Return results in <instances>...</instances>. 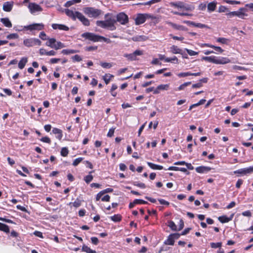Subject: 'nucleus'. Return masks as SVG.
<instances>
[{
  "label": "nucleus",
  "mask_w": 253,
  "mask_h": 253,
  "mask_svg": "<svg viewBox=\"0 0 253 253\" xmlns=\"http://www.w3.org/2000/svg\"><path fill=\"white\" fill-rule=\"evenodd\" d=\"M83 11L89 17L96 18L102 14L100 9L91 7L84 8Z\"/></svg>",
  "instance_id": "7ed1b4c3"
},
{
  "label": "nucleus",
  "mask_w": 253,
  "mask_h": 253,
  "mask_svg": "<svg viewBox=\"0 0 253 253\" xmlns=\"http://www.w3.org/2000/svg\"><path fill=\"white\" fill-rule=\"evenodd\" d=\"M234 215V213H232L229 217H227L225 215H223L218 217V219L221 223H226L231 221L233 219Z\"/></svg>",
  "instance_id": "2eb2a0df"
},
{
  "label": "nucleus",
  "mask_w": 253,
  "mask_h": 253,
  "mask_svg": "<svg viewBox=\"0 0 253 253\" xmlns=\"http://www.w3.org/2000/svg\"><path fill=\"white\" fill-rule=\"evenodd\" d=\"M81 36L86 39L93 42H100L101 40L107 43H110L111 40L109 39L106 38L103 36L96 35L92 33L86 32L82 34Z\"/></svg>",
  "instance_id": "f03ea898"
},
{
  "label": "nucleus",
  "mask_w": 253,
  "mask_h": 253,
  "mask_svg": "<svg viewBox=\"0 0 253 253\" xmlns=\"http://www.w3.org/2000/svg\"><path fill=\"white\" fill-rule=\"evenodd\" d=\"M222 246V243L221 242L218 243H211V246L212 248H220Z\"/></svg>",
  "instance_id": "49530a36"
},
{
  "label": "nucleus",
  "mask_w": 253,
  "mask_h": 253,
  "mask_svg": "<svg viewBox=\"0 0 253 253\" xmlns=\"http://www.w3.org/2000/svg\"><path fill=\"white\" fill-rule=\"evenodd\" d=\"M211 169V168L205 166H200L196 168V171L198 173L207 172L210 171Z\"/></svg>",
  "instance_id": "aec40b11"
},
{
  "label": "nucleus",
  "mask_w": 253,
  "mask_h": 253,
  "mask_svg": "<svg viewBox=\"0 0 253 253\" xmlns=\"http://www.w3.org/2000/svg\"><path fill=\"white\" fill-rule=\"evenodd\" d=\"M216 41L223 44H227L229 40L224 38H218L217 39Z\"/></svg>",
  "instance_id": "ea45409f"
},
{
  "label": "nucleus",
  "mask_w": 253,
  "mask_h": 253,
  "mask_svg": "<svg viewBox=\"0 0 253 253\" xmlns=\"http://www.w3.org/2000/svg\"><path fill=\"white\" fill-rule=\"evenodd\" d=\"M116 21L115 19L110 18L104 21H97L96 25L102 28L107 29L110 31H114L116 29L115 25Z\"/></svg>",
  "instance_id": "f257e3e1"
},
{
  "label": "nucleus",
  "mask_w": 253,
  "mask_h": 253,
  "mask_svg": "<svg viewBox=\"0 0 253 253\" xmlns=\"http://www.w3.org/2000/svg\"><path fill=\"white\" fill-rule=\"evenodd\" d=\"M14 2L12 1L5 2L2 6V9L4 11L10 12L13 6Z\"/></svg>",
  "instance_id": "4468645a"
},
{
  "label": "nucleus",
  "mask_w": 253,
  "mask_h": 253,
  "mask_svg": "<svg viewBox=\"0 0 253 253\" xmlns=\"http://www.w3.org/2000/svg\"><path fill=\"white\" fill-rule=\"evenodd\" d=\"M191 73L190 72H184V73H180L177 74V76L180 77H185L186 76H190Z\"/></svg>",
  "instance_id": "5fc2aeb1"
},
{
  "label": "nucleus",
  "mask_w": 253,
  "mask_h": 253,
  "mask_svg": "<svg viewBox=\"0 0 253 253\" xmlns=\"http://www.w3.org/2000/svg\"><path fill=\"white\" fill-rule=\"evenodd\" d=\"M134 203L136 204H146L148 203L147 202L141 199H135Z\"/></svg>",
  "instance_id": "6e6d98bb"
},
{
  "label": "nucleus",
  "mask_w": 253,
  "mask_h": 253,
  "mask_svg": "<svg viewBox=\"0 0 253 253\" xmlns=\"http://www.w3.org/2000/svg\"><path fill=\"white\" fill-rule=\"evenodd\" d=\"M76 19H78L85 26H88L90 25L89 20L80 12H77L76 13Z\"/></svg>",
  "instance_id": "f8f14e48"
},
{
  "label": "nucleus",
  "mask_w": 253,
  "mask_h": 253,
  "mask_svg": "<svg viewBox=\"0 0 253 253\" xmlns=\"http://www.w3.org/2000/svg\"><path fill=\"white\" fill-rule=\"evenodd\" d=\"M23 43L27 47H31L35 45H41L42 42L38 39L31 38L24 40Z\"/></svg>",
  "instance_id": "6e6552de"
},
{
  "label": "nucleus",
  "mask_w": 253,
  "mask_h": 253,
  "mask_svg": "<svg viewBox=\"0 0 253 253\" xmlns=\"http://www.w3.org/2000/svg\"><path fill=\"white\" fill-rule=\"evenodd\" d=\"M69 204H73L74 207L78 208L81 205V201L79 199H77L74 203H70Z\"/></svg>",
  "instance_id": "c03bdc74"
},
{
  "label": "nucleus",
  "mask_w": 253,
  "mask_h": 253,
  "mask_svg": "<svg viewBox=\"0 0 253 253\" xmlns=\"http://www.w3.org/2000/svg\"><path fill=\"white\" fill-rule=\"evenodd\" d=\"M183 22L188 25H193L195 27H198L199 28H209V27L207 25H206L205 24H202V23H196L194 22L190 21H184Z\"/></svg>",
  "instance_id": "f3484780"
},
{
  "label": "nucleus",
  "mask_w": 253,
  "mask_h": 253,
  "mask_svg": "<svg viewBox=\"0 0 253 253\" xmlns=\"http://www.w3.org/2000/svg\"><path fill=\"white\" fill-rule=\"evenodd\" d=\"M216 2L212 1L210 2L208 5V9L209 11H213L215 10L216 7Z\"/></svg>",
  "instance_id": "c756f323"
},
{
  "label": "nucleus",
  "mask_w": 253,
  "mask_h": 253,
  "mask_svg": "<svg viewBox=\"0 0 253 253\" xmlns=\"http://www.w3.org/2000/svg\"><path fill=\"white\" fill-rule=\"evenodd\" d=\"M28 7L31 13L32 14L42 11V7L36 3L30 2L29 3Z\"/></svg>",
  "instance_id": "9d476101"
},
{
  "label": "nucleus",
  "mask_w": 253,
  "mask_h": 253,
  "mask_svg": "<svg viewBox=\"0 0 253 253\" xmlns=\"http://www.w3.org/2000/svg\"><path fill=\"white\" fill-rule=\"evenodd\" d=\"M91 241L92 244L97 245L98 243V239L97 238L93 237L91 238Z\"/></svg>",
  "instance_id": "69168bd1"
},
{
  "label": "nucleus",
  "mask_w": 253,
  "mask_h": 253,
  "mask_svg": "<svg viewBox=\"0 0 253 253\" xmlns=\"http://www.w3.org/2000/svg\"><path fill=\"white\" fill-rule=\"evenodd\" d=\"M145 39H146L145 37L144 36H142L135 37L132 38V40L133 41H144V40H145Z\"/></svg>",
  "instance_id": "09e8293b"
},
{
  "label": "nucleus",
  "mask_w": 253,
  "mask_h": 253,
  "mask_svg": "<svg viewBox=\"0 0 253 253\" xmlns=\"http://www.w3.org/2000/svg\"><path fill=\"white\" fill-rule=\"evenodd\" d=\"M191 84V83L190 82L185 83L182 84L181 85H180L179 86L178 89L179 90H183L185 88V87H186L188 85H190Z\"/></svg>",
  "instance_id": "de8ad7c7"
},
{
  "label": "nucleus",
  "mask_w": 253,
  "mask_h": 253,
  "mask_svg": "<svg viewBox=\"0 0 253 253\" xmlns=\"http://www.w3.org/2000/svg\"><path fill=\"white\" fill-rule=\"evenodd\" d=\"M168 226H169V228H170L171 229V230H172L173 231L177 230L176 225H175V224L174 223V222L173 221H169V222Z\"/></svg>",
  "instance_id": "a19ab883"
},
{
  "label": "nucleus",
  "mask_w": 253,
  "mask_h": 253,
  "mask_svg": "<svg viewBox=\"0 0 253 253\" xmlns=\"http://www.w3.org/2000/svg\"><path fill=\"white\" fill-rule=\"evenodd\" d=\"M216 57L215 56H204L202 58V59L205 61H207L213 63H216Z\"/></svg>",
  "instance_id": "cd10ccee"
},
{
  "label": "nucleus",
  "mask_w": 253,
  "mask_h": 253,
  "mask_svg": "<svg viewBox=\"0 0 253 253\" xmlns=\"http://www.w3.org/2000/svg\"><path fill=\"white\" fill-rule=\"evenodd\" d=\"M170 51L173 54H183L182 50L174 45L170 47Z\"/></svg>",
  "instance_id": "412c9836"
},
{
  "label": "nucleus",
  "mask_w": 253,
  "mask_h": 253,
  "mask_svg": "<svg viewBox=\"0 0 253 253\" xmlns=\"http://www.w3.org/2000/svg\"><path fill=\"white\" fill-rule=\"evenodd\" d=\"M147 165L149 166L150 168L153 169L161 170L163 169V167L162 166L156 165L151 162H147Z\"/></svg>",
  "instance_id": "393cba45"
},
{
  "label": "nucleus",
  "mask_w": 253,
  "mask_h": 253,
  "mask_svg": "<svg viewBox=\"0 0 253 253\" xmlns=\"http://www.w3.org/2000/svg\"><path fill=\"white\" fill-rule=\"evenodd\" d=\"M133 185L134 186L139 187L141 188H145L146 187V185L143 183H140V182H133Z\"/></svg>",
  "instance_id": "8fccbe9b"
},
{
  "label": "nucleus",
  "mask_w": 253,
  "mask_h": 253,
  "mask_svg": "<svg viewBox=\"0 0 253 253\" xmlns=\"http://www.w3.org/2000/svg\"><path fill=\"white\" fill-rule=\"evenodd\" d=\"M44 28V25L42 23H34L24 27V29L27 30L40 31Z\"/></svg>",
  "instance_id": "9b49d317"
},
{
  "label": "nucleus",
  "mask_w": 253,
  "mask_h": 253,
  "mask_svg": "<svg viewBox=\"0 0 253 253\" xmlns=\"http://www.w3.org/2000/svg\"><path fill=\"white\" fill-rule=\"evenodd\" d=\"M47 40H48V42H46V45L53 48L54 44L56 42V39L54 38H48Z\"/></svg>",
  "instance_id": "bb28decb"
},
{
  "label": "nucleus",
  "mask_w": 253,
  "mask_h": 253,
  "mask_svg": "<svg viewBox=\"0 0 253 253\" xmlns=\"http://www.w3.org/2000/svg\"><path fill=\"white\" fill-rule=\"evenodd\" d=\"M82 251L86 252V253H95V251L91 250L90 248L87 246L84 245L82 247Z\"/></svg>",
  "instance_id": "72a5a7b5"
},
{
  "label": "nucleus",
  "mask_w": 253,
  "mask_h": 253,
  "mask_svg": "<svg viewBox=\"0 0 253 253\" xmlns=\"http://www.w3.org/2000/svg\"><path fill=\"white\" fill-rule=\"evenodd\" d=\"M47 53L48 51H47L44 48H41L39 50V53L41 55H45L47 56Z\"/></svg>",
  "instance_id": "052dcab7"
},
{
  "label": "nucleus",
  "mask_w": 253,
  "mask_h": 253,
  "mask_svg": "<svg viewBox=\"0 0 253 253\" xmlns=\"http://www.w3.org/2000/svg\"><path fill=\"white\" fill-rule=\"evenodd\" d=\"M100 65L104 68L109 69L112 67V64L107 62H100Z\"/></svg>",
  "instance_id": "58836bf2"
},
{
  "label": "nucleus",
  "mask_w": 253,
  "mask_h": 253,
  "mask_svg": "<svg viewBox=\"0 0 253 253\" xmlns=\"http://www.w3.org/2000/svg\"><path fill=\"white\" fill-rule=\"evenodd\" d=\"M115 129V128L112 127L109 129V130L107 133L108 137H111L114 135Z\"/></svg>",
  "instance_id": "4d7b16f0"
},
{
  "label": "nucleus",
  "mask_w": 253,
  "mask_h": 253,
  "mask_svg": "<svg viewBox=\"0 0 253 253\" xmlns=\"http://www.w3.org/2000/svg\"><path fill=\"white\" fill-rule=\"evenodd\" d=\"M242 215L245 216L250 217L252 216L251 212L250 211H245L242 212Z\"/></svg>",
  "instance_id": "774afa93"
},
{
  "label": "nucleus",
  "mask_w": 253,
  "mask_h": 253,
  "mask_svg": "<svg viewBox=\"0 0 253 253\" xmlns=\"http://www.w3.org/2000/svg\"><path fill=\"white\" fill-rule=\"evenodd\" d=\"M72 59L74 61L80 62L82 60V57L79 55H75L72 57Z\"/></svg>",
  "instance_id": "3c124183"
},
{
  "label": "nucleus",
  "mask_w": 253,
  "mask_h": 253,
  "mask_svg": "<svg viewBox=\"0 0 253 253\" xmlns=\"http://www.w3.org/2000/svg\"><path fill=\"white\" fill-rule=\"evenodd\" d=\"M0 21L7 27L10 28L12 27V24L7 18H1Z\"/></svg>",
  "instance_id": "a878e982"
},
{
  "label": "nucleus",
  "mask_w": 253,
  "mask_h": 253,
  "mask_svg": "<svg viewBox=\"0 0 253 253\" xmlns=\"http://www.w3.org/2000/svg\"><path fill=\"white\" fill-rule=\"evenodd\" d=\"M167 24L169 26H171L175 29L180 30H185V28L182 25H178L171 22H167Z\"/></svg>",
  "instance_id": "5701e85b"
},
{
  "label": "nucleus",
  "mask_w": 253,
  "mask_h": 253,
  "mask_svg": "<svg viewBox=\"0 0 253 253\" xmlns=\"http://www.w3.org/2000/svg\"><path fill=\"white\" fill-rule=\"evenodd\" d=\"M143 54L142 50H136L133 53L127 54L125 53L124 54V56L127 58L129 61H135L137 60V56H141Z\"/></svg>",
  "instance_id": "0eeeda50"
},
{
  "label": "nucleus",
  "mask_w": 253,
  "mask_h": 253,
  "mask_svg": "<svg viewBox=\"0 0 253 253\" xmlns=\"http://www.w3.org/2000/svg\"><path fill=\"white\" fill-rule=\"evenodd\" d=\"M83 159L82 158H78L76 159L73 163V165L74 166H77L79 163H80L82 162Z\"/></svg>",
  "instance_id": "603ef678"
},
{
  "label": "nucleus",
  "mask_w": 253,
  "mask_h": 253,
  "mask_svg": "<svg viewBox=\"0 0 253 253\" xmlns=\"http://www.w3.org/2000/svg\"><path fill=\"white\" fill-rule=\"evenodd\" d=\"M28 61V58L27 57H23L21 58L18 63V67L20 69H22L24 68L26 64Z\"/></svg>",
  "instance_id": "b1692460"
},
{
  "label": "nucleus",
  "mask_w": 253,
  "mask_h": 253,
  "mask_svg": "<svg viewBox=\"0 0 253 253\" xmlns=\"http://www.w3.org/2000/svg\"><path fill=\"white\" fill-rule=\"evenodd\" d=\"M247 12H248V10L247 8L244 7H241L239 9V10L230 12L228 13H227V15L230 17H232L233 16H235L241 19H244L245 17L248 16V14L247 13Z\"/></svg>",
  "instance_id": "20e7f679"
},
{
  "label": "nucleus",
  "mask_w": 253,
  "mask_h": 253,
  "mask_svg": "<svg viewBox=\"0 0 253 253\" xmlns=\"http://www.w3.org/2000/svg\"><path fill=\"white\" fill-rule=\"evenodd\" d=\"M53 29H59L60 30L68 31L69 28L65 25L58 24H52L51 25Z\"/></svg>",
  "instance_id": "6ab92c4d"
},
{
  "label": "nucleus",
  "mask_w": 253,
  "mask_h": 253,
  "mask_svg": "<svg viewBox=\"0 0 253 253\" xmlns=\"http://www.w3.org/2000/svg\"><path fill=\"white\" fill-rule=\"evenodd\" d=\"M165 244L169 245H173L174 243V241L173 240V238H172V236H171V235H170L168 238V239L167 240V241L165 242Z\"/></svg>",
  "instance_id": "c9c22d12"
},
{
  "label": "nucleus",
  "mask_w": 253,
  "mask_h": 253,
  "mask_svg": "<svg viewBox=\"0 0 253 253\" xmlns=\"http://www.w3.org/2000/svg\"><path fill=\"white\" fill-rule=\"evenodd\" d=\"M114 77L113 75L110 74H106L103 77V79L106 84H108L112 78Z\"/></svg>",
  "instance_id": "c85d7f7f"
},
{
  "label": "nucleus",
  "mask_w": 253,
  "mask_h": 253,
  "mask_svg": "<svg viewBox=\"0 0 253 253\" xmlns=\"http://www.w3.org/2000/svg\"><path fill=\"white\" fill-rule=\"evenodd\" d=\"M41 141H42L43 142L49 143V144L50 143V142H51L50 138L46 136L42 138L41 139Z\"/></svg>",
  "instance_id": "13d9d810"
},
{
  "label": "nucleus",
  "mask_w": 253,
  "mask_h": 253,
  "mask_svg": "<svg viewBox=\"0 0 253 253\" xmlns=\"http://www.w3.org/2000/svg\"><path fill=\"white\" fill-rule=\"evenodd\" d=\"M223 0L227 3H229L230 4H239L241 3L240 1L235 0Z\"/></svg>",
  "instance_id": "37998d69"
},
{
  "label": "nucleus",
  "mask_w": 253,
  "mask_h": 253,
  "mask_svg": "<svg viewBox=\"0 0 253 253\" xmlns=\"http://www.w3.org/2000/svg\"><path fill=\"white\" fill-rule=\"evenodd\" d=\"M65 47V45L64 43H62L60 42H56L53 46V48L56 50H58L59 49H61Z\"/></svg>",
  "instance_id": "7c9ffc66"
},
{
  "label": "nucleus",
  "mask_w": 253,
  "mask_h": 253,
  "mask_svg": "<svg viewBox=\"0 0 253 253\" xmlns=\"http://www.w3.org/2000/svg\"><path fill=\"white\" fill-rule=\"evenodd\" d=\"M171 6L182 8L187 11H193L195 9V6L193 5H189L184 4L183 2H171L169 3Z\"/></svg>",
  "instance_id": "39448f33"
},
{
  "label": "nucleus",
  "mask_w": 253,
  "mask_h": 253,
  "mask_svg": "<svg viewBox=\"0 0 253 253\" xmlns=\"http://www.w3.org/2000/svg\"><path fill=\"white\" fill-rule=\"evenodd\" d=\"M253 172V166L247 168L239 169L234 171L235 173L246 175Z\"/></svg>",
  "instance_id": "ddd939ff"
},
{
  "label": "nucleus",
  "mask_w": 253,
  "mask_h": 253,
  "mask_svg": "<svg viewBox=\"0 0 253 253\" xmlns=\"http://www.w3.org/2000/svg\"><path fill=\"white\" fill-rule=\"evenodd\" d=\"M121 216L120 214H115L110 217L112 220L115 222H118L121 220Z\"/></svg>",
  "instance_id": "4c0bfd02"
},
{
  "label": "nucleus",
  "mask_w": 253,
  "mask_h": 253,
  "mask_svg": "<svg viewBox=\"0 0 253 253\" xmlns=\"http://www.w3.org/2000/svg\"><path fill=\"white\" fill-rule=\"evenodd\" d=\"M93 171H90L89 172V174L86 175L84 177V180L85 181L86 183H89L90 182H91L93 179V176L90 174Z\"/></svg>",
  "instance_id": "e433bc0d"
},
{
  "label": "nucleus",
  "mask_w": 253,
  "mask_h": 253,
  "mask_svg": "<svg viewBox=\"0 0 253 253\" xmlns=\"http://www.w3.org/2000/svg\"><path fill=\"white\" fill-rule=\"evenodd\" d=\"M212 48L214 49L215 51L217 52H218L219 53H222L223 52V50L219 46H216L213 45V46H212Z\"/></svg>",
  "instance_id": "e2e57ef3"
},
{
  "label": "nucleus",
  "mask_w": 253,
  "mask_h": 253,
  "mask_svg": "<svg viewBox=\"0 0 253 253\" xmlns=\"http://www.w3.org/2000/svg\"><path fill=\"white\" fill-rule=\"evenodd\" d=\"M153 16L147 13H139L137 15L135 19V23L136 25H139L144 23L147 19H152Z\"/></svg>",
  "instance_id": "423d86ee"
},
{
  "label": "nucleus",
  "mask_w": 253,
  "mask_h": 253,
  "mask_svg": "<svg viewBox=\"0 0 253 253\" xmlns=\"http://www.w3.org/2000/svg\"><path fill=\"white\" fill-rule=\"evenodd\" d=\"M64 11L68 16L71 18L73 20H76V13L78 11H73V10L69 9H65Z\"/></svg>",
  "instance_id": "a211bd4d"
},
{
  "label": "nucleus",
  "mask_w": 253,
  "mask_h": 253,
  "mask_svg": "<svg viewBox=\"0 0 253 253\" xmlns=\"http://www.w3.org/2000/svg\"><path fill=\"white\" fill-rule=\"evenodd\" d=\"M69 151L66 147H63L61 151V155L63 157H66L68 155Z\"/></svg>",
  "instance_id": "79ce46f5"
},
{
  "label": "nucleus",
  "mask_w": 253,
  "mask_h": 253,
  "mask_svg": "<svg viewBox=\"0 0 253 253\" xmlns=\"http://www.w3.org/2000/svg\"><path fill=\"white\" fill-rule=\"evenodd\" d=\"M52 132L55 134H57L56 138L57 139L59 140H61L62 139L63 136L62 130L57 128H53L52 129Z\"/></svg>",
  "instance_id": "4be33fe9"
},
{
  "label": "nucleus",
  "mask_w": 253,
  "mask_h": 253,
  "mask_svg": "<svg viewBox=\"0 0 253 253\" xmlns=\"http://www.w3.org/2000/svg\"><path fill=\"white\" fill-rule=\"evenodd\" d=\"M81 1V0H69V1H67L65 3L64 6L67 7H70L71 5L74 4L75 3H80Z\"/></svg>",
  "instance_id": "2f4dec72"
},
{
  "label": "nucleus",
  "mask_w": 253,
  "mask_h": 253,
  "mask_svg": "<svg viewBox=\"0 0 253 253\" xmlns=\"http://www.w3.org/2000/svg\"><path fill=\"white\" fill-rule=\"evenodd\" d=\"M185 50H186V51L187 52L188 54L190 56H194V55H197L198 54V53L197 52L194 51L191 49L186 48Z\"/></svg>",
  "instance_id": "864d4df0"
},
{
  "label": "nucleus",
  "mask_w": 253,
  "mask_h": 253,
  "mask_svg": "<svg viewBox=\"0 0 253 253\" xmlns=\"http://www.w3.org/2000/svg\"><path fill=\"white\" fill-rule=\"evenodd\" d=\"M158 201L160 202V203L162 205L168 206L169 204V202H168V201H166V200H165L164 199H158Z\"/></svg>",
  "instance_id": "0e129e2a"
},
{
  "label": "nucleus",
  "mask_w": 253,
  "mask_h": 253,
  "mask_svg": "<svg viewBox=\"0 0 253 253\" xmlns=\"http://www.w3.org/2000/svg\"><path fill=\"white\" fill-rule=\"evenodd\" d=\"M78 51L74 49H63L62 50V53L64 54H73L78 52Z\"/></svg>",
  "instance_id": "f704fd0d"
},
{
  "label": "nucleus",
  "mask_w": 253,
  "mask_h": 253,
  "mask_svg": "<svg viewBox=\"0 0 253 253\" xmlns=\"http://www.w3.org/2000/svg\"><path fill=\"white\" fill-rule=\"evenodd\" d=\"M206 6L207 5L206 3H201L198 6V9L201 10H205Z\"/></svg>",
  "instance_id": "338daca9"
},
{
  "label": "nucleus",
  "mask_w": 253,
  "mask_h": 253,
  "mask_svg": "<svg viewBox=\"0 0 253 253\" xmlns=\"http://www.w3.org/2000/svg\"><path fill=\"white\" fill-rule=\"evenodd\" d=\"M39 37L42 40H46L47 39L46 38V35L45 34V33L44 32H42L40 33V34L39 35Z\"/></svg>",
  "instance_id": "bf43d9fd"
},
{
  "label": "nucleus",
  "mask_w": 253,
  "mask_h": 253,
  "mask_svg": "<svg viewBox=\"0 0 253 253\" xmlns=\"http://www.w3.org/2000/svg\"><path fill=\"white\" fill-rule=\"evenodd\" d=\"M169 87V84H160L158 86V89H160V90H168Z\"/></svg>",
  "instance_id": "a18cd8bd"
},
{
  "label": "nucleus",
  "mask_w": 253,
  "mask_h": 253,
  "mask_svg": "<svg viewBox=\"0 0 253 253\" xmlns=\"http://www.w3.org/2000/svg\"><path fill=\"white\" fill-rule=\"evenodd\" d=\"M116 22H119L122 25H126L128 22V17L124 12H120L116 16Z\"/></svg>",
  "instance_id": "1a4fd4ad"
},
{
  "label": "nucleus",
  "mask_w": 253,
  "mask_h": 253,
  "mask_svg": "<svg viewBox=\"0 0 253 253\" xmlns=\"http://www.w3.org/2000/svg\"><path fill=\"white\" fill-rule=\"evenodd\" d=\"M231 62L230 60L226 57H219L217 58L216 59V64H226L229 63Z\"/></svg>",
  "instance_id": "dca6fc26"
},
{
  "label": "nucleus",
  "mask_w": 253,
  "mask_h": 253,
  "mask_svg": "<svg viewBox=\"0 0 253 253\" xmlns=\"http://www.w3.org/2000/svg\"><path fill=\"white\" fill-rule=\"evenodd\" d=\"M18 37V36L17 34H11L7 36V38L8 39H17Z\"/></svg>",
  "instance_id": "680f3d73"
},
{
  "label": "nucleus",
  "mask_w": 253,
  "mask_h": 253,
  "mask_svg": "<svg viewBox=\"0 0 253 253\" xmlns=\"http://www.w3.org/2000/svg\"><path fill=\"white\" fill-rule=\"evenodd\" d=\"M0 230L6 233L9 232V229L8 225L0 222Z\"/></svg>",
  "instance_id": "473e14b6"
}]
</instances>
